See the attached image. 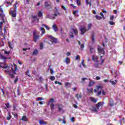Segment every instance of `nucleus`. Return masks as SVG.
<instances>
[{
	"instance_id": "nucleus-50",
	"label": "nucleus",
	"mask_w": 125,
	"mask_h": 125,
	"mask_svg": "<svg viewBox=\"0 0 125 125\" xmlns=\"http://www.w3.org/2000/svg\"><path fill=\"white\" fill-rule=\"evenodd\" d=\"M43 48V43L42 42L40 43V49H42Z\"/></svg>"
},
{
	"instance_id": "nucleus-35",
	"label": "nucleus",
	"mask_w": 125,
	"mask_h": 125,
	"mask_svg": "<svg viewBox=\"0 0 125 125\" xmlns=\"http://www.w3.org/2000/svg\"><path fill=\"white\" fill-rule=\"evenodd\" d=\"M74 37L75 36H74V34H73V32H70L69 33V38L70 39H74Z\"/></svg>"
},
{
	"instance_id": "nucleus-29",
	"label": "nucleus",
	"mask_w": 125,
	"mask_h": 125,
	"mask_svg": "<svg viewBox=\"0 0 125 125\" xmlns=\"http://www.w3.org/2000/svg\"><path fill=\"white\" fill-rule=\"evenodd\" d=\"M93 66H95V68H99V63L96 62L93 64Z\"/></svg>"
},
{
	"instance_id": "nucleus-10",
	"label": "nucleus",
	"mask_w": 125,
	"mask_h": 125,
	"mask_svg": "<svg viewBox=\"0 0 125 125\" xmlns=\"http://www.w3.org/2000/svg\"><path fill=\"white\" fill-rule=\"evenodd\" d=\"M48 38H49V39L52 40V43H53V42H54L55 43H57V38H54V37L52 36H49L48 37Z\"/></svg>"
},
{
	"instance_id": "nucleus-21",
	"label": "nucleus",
	"mask_w": 125,
	"mask_h": 125,
	"mask_svg": "<svg viewBox=\"0 0 125 125\" xmlns=\"http://www.w3.org/2000/svg\"><path fill=\"white\" fill-rule=\"evenodd\" d=\"M38 123L40 125H47V122H43L42 120H40Z\"/></svg>"
},
{
	"instance_id": "nucleus-62",
	"label": "nucleus",
	"mask_w": 125,
	"mask_h": 125,
	"mask_svg": "<svg viewBox=\"0 0 125 125\" xmlns=\"http://www.w3.org/2000/svg\"><path fill=\"white\" fill-rule=\"evenodd\" d=\"M62 9H63L64 10H67V9L66 8V7H65V6L62 5Z\"/></svg>"
},
{
	"instance_id": "nucleus-22",
	"label": "nucleus",
	"mask_w": 125,
	"mask_h": 125,
	"mask_svg": "<svg viewBox=\"0 0 125 125\" xmlns=\"http://www.w3.org/2000/svg\"><path fill=\"white\" fill-rule=\"evenodd\" d=\"M91 101H92V102H93V103H96L97 102V99L93 98V97H91L90 98Z\"/></svg>"
},
{
	"instance_id": "nucleus-33",
	"label": "nucleus",
	"mask_w": 125,
	"mask_h": 125,
	"mask_svg": "<svg viewBox=\"0 0 125 125\" xmlns=\"http://www.w3.org/2000/svg\"><path fill=\"white\" fill-rule=\"evenodd\" d=\"M29 74H30V71L29 70H27V71L25 73L26 76H28V77H29V78H32V76H31V75H30Z\"/></svg>"
},
{
	"instance_id": "nucleus-28",
	"label": "nucleus",
	"mask_w": 125,
	"mask_h": 125,
	"mask_svg": "<svg viewBox=\"0 0 125 125\" xmlns=\"http://www.w3.org/2000/svg\"><path fill=\"white\" fill-rule=\"evenodd\" d=\"M0 57L3 60H6V59H7V58H6V57L3 56V55L1 53H0Z\"/></svg>"
},
{
	"instance_id": "nucleus-13",
	"label": "nucleus",
	"mask_w": 125,
	"mask_h": 125,
	"mask_svg": "<svg viewBox=\"0 0 125 125\" xmlns=\"http://www.w3.org/2000/svg\"><path fill=\"white\" fill-rule=\"evenodd\" d=\"M57 105L58 107V112H61L62 108L64 106L62 105V104H57Z\"/></svg>"
},
{
	"instance_id": "nucleus-31",
	"label": "nucleus",
	"mask_w": 125,
	"mask_h": 125,
	"mask_svg": "<svg viewBox=\"0 0 125 125\" xmlns=\"http://www.w3.org/2000/svg\"><path fill=\"white\" fill-rule=\"evenodd\" d=\"M72 31L74 33L75 35H78V29H77V28H73Z\"/></svg>"
},
{
	"instance_id": "nucleus-42",
	"label": "nucleus",
	"mask_w": 125,
	"mask_h": 125,
	"mask_svg": "<svg viewBox=\"0 0 125 125\" xmlns=\"http://www.w3.org/2000/svg\"><path fill=\"white\" fill-rule=\"evenodd\" d=\"M43 100V98L42 97H38L37 99V101H42Z\"/></svg>"
},
{
	"instance_id": "nucleus-19",
	"label": "nucleus",
	"mask_w": 125,
	"mask_h": 125,
	"mask_svg": "<svg viewBox=\"0 0 125 125\" xmlns=\"http://www.w3.org/2000/svg\"><path fill=\"white\" fill-rule=\"evenodd\" d=\"M21 120V121H23V122H27V121H28V118H27L26 116H22Z\"/></svg>"
},
{
	"instance_id": "nucleus-3",
	"label": "nucleus",
	"mask_w": 125,
	"mask_h": 125,
	"mask_svg": "<svg viewBox=\"0 0 125 125\" xmlns=\"http://www.w3.org/2000/svg\"><path fill=\"white\" fill-rule=\"evenodd\" d=\"M97 50L99 53H101V54H103L104 55L105 54V49L101 47V46L98 45Z\"/></svg>"
},
{
	"instance_id": "nucleus-20",
	"label": "nucleus",
	"mask_w": 125,
	"mask_h": 125,
	"mask_svg": "<svg viewBox=\"0 0 125 125\" xmlns=\"http://www.w3.org/2000/svg\"><path fill=\"white\" fill-rule=\"evenodd\" d=\"M18 4V2H16L13 5V9H16V11H17V5Z\"/></svg>"
},
{
	"instance_id": "nucleus-8",
	"label": "nucleus",
	"mask_w": 125,
	"mask_h": 125,
	"mask_svg": "<svg viewBox=\"0 0 125 125\" xmlns=\"http://www.w3.org/2000/svg\"><path fill=\"white\" fill-rule=\"evenodd\" d=\"M0 68H3V69H7L8 65H6L5 62H0Z\"/></svg>"
},
{
	"instance_id": "nucleus-49",
	"label": "nucleus",
	"mask_w": 125,
	"mask_h": 125,
	"mask_svg": "<svg viewBox=\"0 0 125 125\" xmlns=\"http://www.w3.org/2000/svg\"><path fill=\"white\" fill-rule=\"evenodd\" d=\"M114 19H115V16L114 15H112L110 17V20H111V21H113V20H114Z\"/></svg>"
},
{
	"instance_id": "nucleus-46",
	"label": "nucleus",
	"mask_w": 125,
	"mask_h": 125,
	"mask_svg": "<svg viewBox=\"0 0 125 125\" xmlns=\"http://www.w3.org/2000/svg\"><path fill=\"white\" fill-rule=\"evenodd\" d=\"M76 2L78 5H81L82 4L81 3L80 0H76Z\"/></svg>"
},
{
	"instance_id": "nucleus-53",
	"label": "nucleus",
	"mask_w": 125,
	"mask_h": 125,
	"mask_svg": "<svg viewBox=\"0 0 125 125\" xmlns=\"http://www.w3.org/2000/svg\"><path fill=\"white\" fill-rule=\"evenodd\" d=\"M6 107H5L4 108L5 109H7V108H10V106L9 105V103H8L6 104Z\"/></svg>"
},
{
	"instance_id": "nucleus-17",
	"label": "nucleus",
	"mask_w": 125,
	"mask_h": 125,
	"mask_svg": "<svg viewBox=\"0 0 125 125\" xmlns=\"http://www.w3.org/2000/svg\"><path fill=\"white\" fill-rule=\"evenodd\" d=\"M64 86L66 88H70L71 87V83H69V82H66L64 84Z\"/></svg>"
},
{
	"instance_id": "nucleus-4",
	"label": "nucleus",
	"mask_w": 125,
	"mask_h": 125,
	"mask_svg": "<svg viewBox=\"0 0 125 125\" xmlns=\"http://www.w3.org/2000/svg\"><path fill=\"white\" fill-rule=\"evenodd\" d=\"M31 19H32V23L36 22V21H37V23H39V22H40V19L38 18V16L37 15H31Z\"/></svg>"
},
{
	"instance_id": "nucleus-56",
	"label": "nucleus",
	"mask_w": 125,
	"mask_h": 125,
	"mask_svg": "<svg viewBox=\"0 0 125 125\" xmlns=\"http://www.w3.org/2000/svg\"><path fill=\"white\" fill-rule=\"evenodd\" d=\"M50 80L51 81H54V80H55V77L54 76H51Z\"/></svg>"
},
{
	"instance_id": "nucleus-37",
	"label": "nucleus",
	"mask_w": 125,
	"mask_h": 125,
	"mask_svg": "<svg viewBox=\"0 0 125 125\" xmlns=\"http://www.w3.org/2000/svg\"><path fill=\"white\" fill-rule=\"evenodd\" d=\"M38 54H39V52L37 49L34 50V51L33 52V54H34V55H38Z\"/></svg>"
},
{
	"instance_id": "nucleus-40",
	"label": "nucleus",
	"mask_w": 125,
	"mask_h": 125,
	"mask_svg": "<svg viewBox=\"0 0 125 125\" xmlns=\"http://www.w3.org/2000/svg\"><path fill=\"white\" fill-rule=\"evenodd\" d=\"M87 90H88V93H92L93 92V91H92V88H87Z\"/></svg>"
},
{
	"instance_id": "nucleus-16",
	"label": "nucleus",
	"mask_w": 125,
	"mask_h": 125,
	"mask_svg": "<svg viewBox=\"0 0 125 125\" xmlns=\"http://www.w3.org/2000/svg\"><path fill=\"white\" fill-rule=\"evenodd\" d=\"M52 29L54 30V32H57L58 31V28H57V25L56 24H54L52 26Z\"/></svg>"
},
{
	"instance_id": "nucleus-54",
	"label": "nucleus",
	"mask_w": 125,
	"mask_h": 125,
	"mask_svg": "<svg viewBox=\"0 0 125 125\" xmlns=\"http://www.w3.org/2000/svg\"><path fill=\"white\" fill-rule=\"evenodd\" d=\"M99 95H101V90H99L97 92V96H99Z\"/></svg>"
},
{
	"instance_id": "nucleus-44",
	"label": "nucleus",
	"mask_w": 125,
	"mask_h": 125,
	"mask_svg": "<svg viewBox=\"0 0 125 125\" xmlns=\"http://www.w3.org/2000/svg\"><path fill=\"white\" fill-rule=\"evenodd\" d=\"M55 9H56V10L54 11V13L56 14H58V15H60V13H59V11L57 10V9L55 8Z\"/></svg>"
},
{
	"instance_id": "nucleus-34",
	"label": "nucleus",
	"mask_w": 125,
	"mask_h": 125,
	"mask_svg": "<svg viewBox=\"0 0 125 125\" xmlns=\"http://www.w3.org/2000/svg\"><path fill=\"white\" fill-rule=\"evenodd\" d=\"M95 18H96V19H97V20H102V17L98 16V15L95 16Z\"/></svg>"
},
{
	"instance_id": "nucleus-9",
	"label": "nucleus",
	"mask_w": 125,
	"mask_h": 125,
	"mask_svg": "<svg viewBox=\"0 0 125 125\" xmlns=\"http://www.w3.org/2000/svg\"><path fill=\"white\" fill-rule=\"evenodd\" d=\"M17 68H18V66H17V65L16 64H14V67L12 68V70L13 71V73L15 74H16V71H17Z\"/></svg>"
},
{
	"instance_id": "nucleus-26",
	"label": "nucleus",
	"mask_w": 125,
	"mask_h": 125,
	"mask_svg": "<svg viewBox=\"0 0 125 125\" xmlns=\"http://www.w3.org/2000/svg\"><path fill=\"white\" fill-rule=\"evenodd\" d=\"M91 39H92V42H95V36H94V33H93L92 34Z\"/></svg>"
},
{
	"instance_id": "nucleus-41",
	"label": "nucleus",
	"mask_w": 125,
	"mask_h": 125,
	"mask_svg": "<svg viewBox=\"0 0 125 125\" xmlns=\"http://www.w3.org/2000/svg\"><path fill=\"white\" fill-rule=\"evenodd\" d=\"M92 26V24L91 23H89L88 24V29L87 30H88V31L89 30H90V29H91V26Z\"/></svg>"
},
{
	"instance_id": "nucleus-30",
	"label": "nucleus",
	"mask_w": 125,
	"mask_h": 125,
	"mask_svg": "<svg viewBox=\"0 0 125 125\" xmlns=\"http://www.w3.org/2000/svg\"><path fill=\"white\" fill-rule=\"evenodd\" d=\"M11 119V115H10V113H9L7 115V116L6 117V120L7 121H9Z\"/></svg>"
},
{
	"instance_id": "nucleus-24",
	"label": "nucleus",
	"mask_w": 125,
	"mask_h": 125,
	"mask_svg": "<svg viewBox=\"0 0 125 125\" xmlns=\"http://www.w3.org/2000/svg\"><path fill=\"white\" fill-rule=\"evenodd\" d=\"M42 27H44L45 28V29L46 30H47L48 31H49V30H50V28H49V27H48V26L44 24H42Z\"/></svg>"
},
{
	"instance_id": "nucleus-38",
	"label": "nucleus",
	"mask_w": 125,
	"mask_h": 125,
	"mask_svg": "<svg viewBox=\"0 0 125 125\" xmlns=\"http://www.w3.org/2000/svg\"><path fill=\"white\" fill-rule=\"evenodd\" d=\"M81 63L84 68H86V66L85 65V64H84V60H83L81 62Z\"/></svg>"
},
{
	"instance_id": "nucleus-57",
	"label": "nucleus",
	"mask_w": 125,
	"mask_h": 125,
	"mask_svg": "<svg viewBox=\"0 0 125 125\" xmlns=\"http://www.w3.org/2000/svg\"><path fill=\"white\" fill-rule=\"evenodd\" d=\"M104 61H105V59H102L101 62V65H103V63H104Z\"/></svg>"
},
{
	"instance_id": "nucleus-64",
	"label": "nucleus",
	"mask_w": 125,
	"mask_h": 125,
	"mask_svg": "<svg viewBox=\"0 0 125 125\" xmlns=\"http://www.w3.org/2000/svg\"><path fill=\"white\" fill-rule=\"evenodd\" d=\"M73 107L74 108H75V109L78 108V105H77V104H73Z\"/></svg>"
},
{
	"instance_id": "nucleus-11",
	"label": "nucleus",
	"mask_w": 125,
	"mask_h": 125,
	"mask_svg": "<svg viewBox=\"0 0 125 125\" xmlns=\"http://www.w3.org/2000/svg\"><path fill=\"white\" fill-rule=\"evenodd\" d=\"M100 106H104V102H99L96 105V107L99 109L100 108Z\"/></svg>"
},
{
	"instance_id": "nucleus-48",
	"label": "nucleus",
	"mask_w": 125,
	"mask_h": 125,
	"mask_svg": "<svg viewBox=\"0 0 125 125\" xmlns=\"http://www.w3.org/2000/svg\"><path fill=\"white\" fill-rule=\"evenodd\" d=\"M109 83H111V84H112V85H115L116 84V82L112 81L111 80L109 81Z\"/></svg>"
},
{
	"instance_id": "nucleus-51",
	"label": "nucleus",
	"mask_w": 125,
	"mask_h": 125,
	"mask_svg": "<svg viewBox=\"0 0 125 125\" xmlns=\"http://www.w3.org/2000/svg\"><path fill=\"white\" fill-rule=\"evenodd\" d=\"M92 111L93 112H98L97 111V109L95 107H93L92 109Z\"/></svg>"
},
{
	"instance_id": "nucleus-39",
	"label": "nucleus",
	"mask_w": 125,
	"mask_h": 125,
	"mask_svg": "<svg viewBox=\"0 0 125 125\" xmlns=\"http://www.w3.org/2000/svg\"><path fill=\"white\" fill-rule=\"evenodd\" d=\"M94 84V82L93 81H91L89 82V83L88 84V86H92Z\"/></svg>"
},
{
	"instance_id": "nucleus-58",
	"label": "nucleus",
	"mask_w": 125,
	"mask_h": 125,
	"mask_svg": "<svg viewBox=\"0 0 125 125\" xmlns=\"http://www.w3.org/2000/svg\"><path fill=\"white\" fill-rule=\"evenodd\" d=\"M18 81V77H16V79L14 81V83H17V82Z\"/></svg>"
},
{
	"instance_id": "nucleus-32",
	"label": "nucleus",
	"mask_w": 125,
	"mask_h": 125,
	"mask_svg": "<svg viewBox=\"0 0 125 125\" xmlns=\"http://www.w3.org/2000/svg\"><path fill=\"white\" fill-rule=\"evenodd\" d=\"M8 46H9V48H10L11 49H13V47L11 45V42L9 41V42H8Z\"/></svg>"
},
{
	"instance_id": "nucleus-15",
	"label": "nucleus",
	"mask_w": 125,
	"mask_h": 125,
	"mask_svg": "<svg viewBox=\"0 0 125 125\" xmlns=\"http://www.w3.org/2000/svg\"><path fill=\"white\" fill-rule=\"evenodd\" d=\"M40 31L42 32V34H41L42 36H43L44 34H45V29L43 27H40Z\"/></svg>"
},
{
	"instance_id": "nucleus-52",
	"label": "nucleus",
	"mask_w": 125,
	"mask_h": 125,
	"mask_svg": "<svg viewBox=\"0 0 125 125\" xmlns=\"http://www.w3.org/2000/svg\"><path fill=\"white\" fill-rule=\"evenodd\" d=\"M81 46V50H83L84 47V44L83 43Z\"/></svg>"
},
{
	"instance_id": "nucleus-2",
	"label": "nucleus",
	"mask_w": 125,
	"mask_h": 125,
	"mask_svg": "<svg viewBox=\"0 0 125 125\" xmlns=\"http://www.w3.org/2000/svg\"><path fill=\"white\" fill-rule=\"evenodd\" d=\"M80 33L81 35H83L88 30L86 29L85 28V27L83 26V25H81L80 27Z\"/></svg>"
},
{
	"instance_id": "nucleus-63",
	"label": "nucleus",
	"mask_w": 125,
	"mask_h": 125,
	"mask_svg": "<svg viewBox=\"0 0 125 125\" xmlns=\"http://www.w3.org/2000/svg\"><path fill=\"white\" fill-rule=\"evenodd\" d=\"M79 59H80V56L77 55L75 58V60H79Z\"/></svg>"
},
{
	"instance_id": "nucleus-1",
	"label": "nucleus",
	"mask_w": 125,
	"mask_h": 125,
	"mask_svg": "<svg viewBox=\"0 0 125 125\" xmlns=\"http://www.w3.org/2000/svg\"><path fill=\"white\" fill-rule=\"evenodd\" d=\"M55 102V99L54 98H51L48 102L47 105L50 106L51 108V111L54 110V107H55V104L54 103Z\"/></svg>"
},
{
	"instance_id": "nucleus-55",
	"label": "nucleus",
	"mask_w": 125,
	"mask_h": 125,
	"mask_svg": "<svg viewBox=\"0 0 125 125\" xmlns=\"http://www.w3.org/2000/svg\"><path fill=\"white\" fill-rule=\"evenodd\" d=\"M39 81L41 83H42L43 81V79H42V77H39Z\"/></svg>"
},
{
	"instance_id": "nucleus-12",
	"label": "nucleus",
	"mask_w": 125,
	"mask_h": 125,
	"mask_svg": "<svg viewBox=\"0 0 125 125\" xmlns=\"http://www.w3.org/2000/svg\"><path fill=\"white\" fill-rule=\"evenodd\" d=\"M45 7L47 8V9H51V7H50V4H48L47 1H45Z\"/></svg>"
},
{
	"instance_id": "nucleus-45",
	"label": "nucleus",
	"mask_w": 125,
	"mask_h": 125,
	"mask_svg": "<svg viewBox=\"0 0 125 125\" xmlns=\"http://www.w3.org/2000/svg\"><path fill=\"white\" fill-rule=\"evenodd\" d=\"M12 114L14 115V117L15 118H18V114L17 113H15L14 114V113L12 112Z\"/></svg>"
},
{
	"instance_id": "nucleus-14",
	"label": "nucleus",
	"mask_w": 125,
	"mask_h": 125,
	"mask_svg": "<svg viewBox=\"0 0 125 125\" xmlns=\"http://www.w3.org/2000/svg\"><path fill=\"white\" fill-rule=\"evenodd\" d=\"M89 48L90 53L92 54L95 52V49L93 48L92 47V46H89Z\"/></svg>"
},
{
	"instance_id": "nucleus-59",
	"label": "nucleus",
	"mask_w": 125,
	"mask_h": 125,
	"mask_svg": "<svg viewBox=\"0 0 125 125\" xmlns=\"http://www.w3.org/2000/svg\"><path fill=\"white\" fill-rule=\"evenodd\" d=\"M8 75L11 76V78H12V79H13V78H14V75L13 74H11V73L10 72L8 73Z\"/></svg>"
},
{
	"instance_id": "nucleus-6",
	"label": "nucleus",
	"mask_w": 125,
	"mask_h": 125,
	"mask_svg": "<svg viewBox=\"0 0 125 125\" xmlns=\"http://www.w3.org/2000/svg\"><path fill=\"white\" fill-rule=\"evenodd\" d=\"M41 36L37 34V33L33 32V39H34L35 42H37L38 40H39Z\"/></svg>"
},
{
	"instance_id": "nucleus-60",
	"label": "nucleus",
	"mask_w": 125,
	"mask_h": 125,
	"mask_svg": "<svg viewBox=\"0 0 125 125\" xmlns=\"http://www.w3.org/2000/svg\"><path fill=\"white\" fill-rule=\"evenodd\" d=\"M71 121L72 123H74L75 122V117H72L71 118Z\"/></svg>"
},
{
	"instance_id": "nucleus-18",
	"label": "nucleus",
	"mask_w": 125,
	"mask_h": 125,
	"mask_svg": "<svg viewBox=\"0 0 125 125\" xmlns=\"http://www.w3.org/2000/svg\"><path fill=\"white\" fill-rule=\"evenodd\" d=\"M114 105V100H113L112 99H109V106L110 107H113V105Z\"/></svg>"
},
{
	"instance_id": "nucleus-43",
	"label": "nucleus",
	"mask_w": 125,
	"mask_h": 125,
	"mask_svg": "<svg viewBox=\"0 0 125 125\" xmlns=\"http://www.w3.org/2000/svg\"><path fill=\"white\" fill-rule=\"evenodd\" d=\"M108 24H109V25H115V22H114V21H109L108 22Z\"/></svg>"
},
{
	"instance_id": "nucleus-5",
	"label": "nucleus",
	"mask_w": 125,
	"mask_h": 125,
	"mask_svg": "<svg viewBox=\"0 0 125 125\" xmlns=\"http://www.w3.org/2000/svg\"><path fill=\"white\" fill-rule=\"evenodd\" d=\"M17 13V11H16V9H14V10H11L9 12L10 15L13 18L16 17Z\"/></svg>"
},
{
	"instance_id": "nucleus-47",
	"label": "nucleus",
	"mask_w": 125,
	"mask_h": 125,
	"mask_svg": "<svg viewBox=\"0 0 125 125\" xmlns=\"http://www.w3.org/2000/svg\"><path fill=\"white\" fill-rule=\"evenodd\" d=\"M95 88H96V89H97V90H99V89L101 88V86L97 85V86H95Z\"/></svg>"
},
{
	"instance_id": "nucleus-61",
	"label": "nucleus",
	"mask_w": 125,
	"mask_h": 125,
	"mask_svg": "<svg viewBox=\"0 0 125 125\" xmlns=\"http://www.w3.org/2000/svg\"><path fill=\"white\" fill-rule=\"evenodd\" d=\"M9 53H10V52H9V51H4V54L8 55V54H9Z\"/></svg>"
},
{
	"instance_id": "nucleus-7",
	"label": "nucleus",
	"mask_w": 125,
	"mask_h": 125,
	"mask_svg": "<svg viewBox=\"0 0 125 125\" xmlns=\"http://www.w3.org/2000/svg\"><path fill=\"white\" fill-rule=\"evenodd\" d=\"M92 61H95L97 63H99V61H98V56L96 55H92L91 57Z\"/></svg>"
},
{
	"instance_id": "nucleus-27",
	"label": "nucleus",
	"mask_w": 125,
	"mask_h": 125,
	"mask_svg": "<svg viewBox=\"0 0 125 125\" xmlns=\"http://www.w3.org/2000/svg\"><path fill=\"white\" fill-rule=\"evenodd\" d=\"M38 17H39L40 18H41V17H42V11H40L38 13Z\"/></svg>"
},
{
	"instance_id": "nucleus-36",
	"label": "nucleus",
	"mask_w": 125,
	"mask_h": 125,
	"mask_svg": "<svg viewBox=\"0 0 125 125\" xmlns=\"http://www.w3.org/2000/svg\"><path fill=\"white\" fill-rule=\"evenodd\" d=\"M85 2L87 5H88V4H89L90 6H91V5H92L91 2L88 1V0H85Z\"/></svg>"
},
{
	"instance_id": "nucleus-23",
	"label": "nucleus",
	"mask_w": 125,
	"mask_h": 125,
	"mask_svg": "<svg viewBox=\"0 0 125 125\" xmlns=\"http://www.w3.org/2000/svg\"><path fill=\"white\" fill-rule=\"evenodd\" d=\"M76 98H77V99H81V98H83V96L81 94H77L76 95Z\"/></svg>"
},
{
	"instance_id": "nucleus-25",
	"label": "nucleus",
	"mask_w": 125,
	"mask_h": 125,
	"mask_svg": "<svg viewBox=\"0 0 125 125\" xmlns=\"http://www.w3.org/2000/svg\"><path fill=\"white\" fill-rule=\"evenodd\" d=\"M65 62L66 64H67V65L68 64H70V58H69L68 57L66 58Z\"/></svg>"
}]
</instances>
